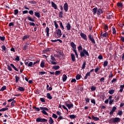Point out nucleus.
<instances>
[{
	"instance_id": "f704fd0d",
	"label": "nucleus",
	"mask_w": 124,
	"mask_h": 124,
	"mask_svg": "<svg viewBox=\"0 0 124 124\" xmlns=\"http://www.w3.org/2000/svg\"><path fill=\"white\" fill-rule=\"evenodd\" d=\"M15 103H16V101L13 100L11 104V107H14V106H15Z\"/></svg>"
},
{
	"instance_id": "2f4dec72",
	"label": "nucleus",
	"mask_w": 124,
	"mask_h": 124,
	"mask_svg": "<svg viewBox=\"0 0 124 124\" xmlns=\"http://www.w3.org/2000/svg\"><path fill=\"white\" fill-rule=\"evenodd\" d=\"M49 29L48 28V27H46V35L47 36H49Z\"/></svg>"
},
{
	"instance_id": "e2e57ef3",
	"label": "nucleus",
	"mask_w": 124,
	"mask_h": 124,
	"mask_svg": "<svg viewBox=\"0 0 124 124\" xmlns=\"http://www.w3.org/2000/svg\"><path fill=\"white\" fill-rule=\"evenodd\" d=\"M98 59L99 60H103V56H102L101 55H100L99 56H98Z\"/></svg>"
},
{
	"instance_id": "6e6d98bb",
	"label": "nucleus",
	"mask_w": 124,
	"mask_h": 124,
	"mask_svg": "<svg viewBox=\"0 0 124 124\" xmlns=\"http://www.w3.org/2000/svg\"><path fill=\"white\" fill-rule=\"evenodd\" d=\"M76 78L77 80H80L81 76H80V75H77L76 77Z\"/></svg>"
},
{
	"instance_id": "4d7b16f0",
	"label": "nucleus",
	"mask_w": 124,
	"mask_h": 124,
	"mask_svg": "<svg viewBox=\"0 0 124 124\" xmlns=\"http://www.w3.org/2000/svg\"><path fill=\"white\" fill-rule=\"evenodd\" d=\"M18 13H19V11L18 10V9H16L14 10V14L15 15H17Z\"/></svg>"
},
{
	"instance_id": "8fccbe9b",
	"label": "nucleus",
	"mask_w": 124,
	"mask_h": 124,
	"mask_svg": "<svg viewBox=\"0 0 124 124\" xmlns=\"http://www.w3.org/2000/svg\"><path fill=\"white\" fill-rule=\"evenodd\" d=\"M109 124H114L113 118H111L108 120Z\"/></svg>"
},
{
	"instance_id": "a878e982",
	"label": "nucleus",
	"mask_w": 124,
	"mask_h": 124,
	"mask_svg": "<svg viewBox=\"0 0 124 124\" xmlns=\"http://www.w3.org/2000/svg\"><path fill=\"white\" fill-rule=\"evenodd\" d=\"M72 62H75V55L73 53L71 54Z\"/></svg>"
},
{
	"instance_id": "6ab92c4d",
	"label": "nucleus",
	"mask_w": 124,
	"mask_h": 124,
	"mask_svg": "<svg viewBox=\"0 0 124 124\" xmlns=\"http://www.w3.org/2000/svg\"><path fill=\"white\" fill-rule=\"evenodd\" d=\"M102 13H103V11H102V9H97V15H100V14H102Z\"/></svg>"
},
{
	"instance_id": "7ed1b4c3",
	"label": "nucleus",
	"mask_w": 124,
	"mask_h": 124,
	"mask_svg": "<svg viewBox=\"0 0 124 124\" xmlns=\"http://www.w3.org/2000/svg\"><path fill=\"white\" fill-rule=\"evenodd\" d=\"M70 45L73 48L72 50L74 52L77 58H78V54L77 53V50H76V45L74 42L70 43Z\"/></svg>"
},
{
	"instance_id": "2eb2a0df",
	"label": "nucleus",
	"mask_w": 124,
	"mask_h": 124,
	"mask_svg": "<svg viewBox=\"0 0 124 124\" xmlns=\"http://www.w3.org/2000/svg\"><path fill=\"white\" fill-rule=\"evenodd\" d=\"M88 77H91V73L90 72H87L84 78V80H87V79H88Z\"/></svg>"
},
{
	"instance_id": "bf43d9fd",
	"label": "nucleus",
	"mask_w": 124,
	"mask_h": 124,
	"mask_svg": "<svg viewBox=\"0 0 124 124\" xmlns=\"http://www.w3.org/2000/svg\"><path fill=\"white\" fill-rule=\"evenodd\" d=\"M0 39L1 41H4L5 40V37L4 36H0Z\"/></svg>"
},
{
	"instance_id": "69168bd1",
	"label": "nucleus",
	"mask_w": 124,
	"mask_h": 124,
	"mask_svg": "<svg viewBox=\"0 0 124 124\" xmlns=\"http://www.w3.org/2000/svg\"><path fill=\"white\" fill-rule=\"evenodd\" d=\"M62 12L61 11L59 13V17L60 18H62Z\"/></svg>"
},
{
	"instance_id": "58836bf2",
	"label": "nucleus",
	"mask_w": 124,
	"mask_h": 124,
	"mask_svg": "<svg viewBox=\"0 0 124 124\" xmlns=\"http://www.w3.org/2000/svg\"><path fill=\"white\" fill-rule=\"evenodd\" d=\"M115 91L114 90H109L108 91V93H109V94H113L114 93Z\"/></svg>"
},
{
	"instance_id": "13d9d810",
	"label": "nucleus",
	"mask_w": 124,
	"mask_h": 124,
	"mask_svg": "<svg viewBox=\"0 0 124 124\" xmlns=\"http://www.w3.org/2000/svg\"><path fill=\"white\" fill-rule=\"evenodd\" d=\"M95 90H96V87H95V86H92L91 87V91L92 92H93L94 91H95Z\"/></svg>"
},
{
	"instance_id": "f257e3e1",
	"label": "nucleus",
	"mask_w": 124,
	"mask_h": 124,
	"mask_svg": "<svg viewBox=\"0 0 124 124\" xmlns=\"http://www.w3.org/2000/svg\"><path fill=\"white\" fill-rule=\"evenodd\" d=\"M33 108L35 109V111H39L40 110H41L42 114H44V115H46V116L48 115L47 112H49V109L46 107H40L39 108L33 107Z\"/></svg>"
},
{
	"instance_id": "79ce46f5",
	"label": "nucleus",
	"mask_w": 124,
	"mask_h": 124,
	"mask_svg": "<svg viewBox=\"0 0 124 124\" xmlns=\"http://www.w3.org/2000/svg\"><path fill=\"white\" fill-rule=\"evenodd\" d=\"M104 29L105 31H108V25L105 24L104 25Z\"/></svg>"
},
{
	"instance_id": "9b49d317",
	"label": "nucleus",
	"mask_w": 124,
	"mask_h": 124,
	"mask_svg": "<svg viewBox=\"0 0 124 124\" xmlns=\"http://www.w3.org/2000/svg\"><path fill=\"white\" fill-rule=\"evenodd\" d=\"M56 33L58 37H61V36H62V31L61 30V29H58L57 30H56Z\"/></svg>"
},
{
	"instance_id": "bb28decb",
	"label": "nucleus",
	"mask_w": 124,
	"mask_h": 124,
	"mask_svg": "<svg viewBox=\"0 0 124 124\" xmlns=\"http://www.w3.org/2000/svg\"><path fill=\"white\" fill-rule=\"evenodd\" d=\"M46 97L48 99H52V97L50 93H46Z\"/></svg>"
},
{
	"instance_id": "ddd939ff",
	"label": "nucleus",
	"mask_w": 124,
	"mask_h": 124,
	"mask_svg": "<svg viewBox=\"0 0 124 124\" xmlns=\"http://www.w3.org/2000/svg\"><path fill=\"white\" fill-rule=\"evenodd\" d=\"M23 49L24 50H28L30 49V44H26L23 47Z\"/></svg>"
},
{
	"instance_id": "473e14b6",
	"label": "nucleus",
	"mask_w": 124,
	"mask_h": 124,
	"mask_svg": "<svg viewBox=\"0 0 124 124\" xmlns=\"http://www.w3.org/2000/svg\"><path fill=\"white\" fill-rule=\"evenodd\" d=\"M92 118L93 119V121L96 122V121H99V118L98 117H95L94 116H92Z\"/></svg>"
},
{
	"instance_id": "a19ab883",
	"label": "nucleus",
	"mask_w": 124,
	"mask_h": 124,
	"mask_svg": "<svg viewBox=\"0 0 124 124\" xmlns=\"http://www.w3.org/2000/svg\"><path fill=\"white\" fill-rule=\"evenodd\" d=\"M60 25V28L62 29V30H64V27H63V25H62V23L61 21H59Z\"/></svg>"
},
{
	"instance_id": "6e6552de",
	"label": "nucleus",
	"mask_w": 124,
	"mask_h": 124,
	"mask_svg": "<svg viewBox=\"0 0 124 124\" xmlns=\"http://www.w3.org/2000/svg\"><path fill=\"white\" fill-rule=\"evenodd\" d=\"M114 124H119L121 122V118L115 117L113 118Z\"/></svg>"
},
{
	"instance_id": "ea45409f",
	"label": "nucleus",
	"mask_w": 124,
	"mask_h": 124,
	"mask_svg": "<svg viewBox=\"0 0 124 124\" xmlns=\"http://www.w3.org/2000/svg\"><path fill=\"white\" fill-rule=\"evenodd\" d=\"M15 79H16V83H18V82L19 81V80H20V78L18 76H16Z\"/></svg>"
},
{
	"instance_id": "f3484780",
	"label": "nucleus",
	"mask_w": 124,
	"mask_h": 124,
	"mask_svg": "<svg viewBox=\"0 0 124 124\" xmlns=\"http://www.w3.org/2000/svg\"><path fill=\"white\" fill-rule=\"evenodd\" d=\"M113 17L114 16H113V14L112 13H109L107 15L108 19H112V18H113Z\"/></svg>"
},
{
	"instance_id": "052dcab7",
	"label": "nucleus",
	"mask_w": 124,
	"mask_h": 124,
	"mask_svg": "<svg viewBox=\"0 0 124 124\" xmlns=\"http://www.w3.org/2000/svg\"><path fill=\"white\" fill-rule=\"evenodd\" d=\"M52 118H54V119H57L58 118V116H57V114L53 113Z\"/></svg>"
},
{
	"instance_id": "4468645a",
	"label": "nucleus",
	"mask_w": 124,
	"mask_h": 124,
	"mask_svg": "<svg viewBox=\"0 0 124 124\" xmlns=\"http://www.w3.org/2000/svg\"><path fill=\"white\" fill-rule=\"evenodd\" d=\"M64 10H65V12H67L68 10V4L66 2L64 4Z\"/></svg>"
},
{
	"instance_id": "c756f323",
	"label": "nucleus",
	"mask_w": 124,
	"mask_h": 124,
	"mask_svg": "<svg viewBox=\"0 0 124 124\" xmlns=\"http://www.w3.org/2000/svg\"><path fill=\"white\" fill-rule=\"evenodd\" d=\"M53 69H55V70H58V69H60V66L59 65H56L53 66L52 67Z\"/></svg>"
},
{
	"instance_id": "de8ad7c7",
	"label": "nucleus",
	"mask_w": 124,
	"mask_h": 124,
	"mask_svg": "<svg viewBox=\"0 0 124 124\" xmlns=\"http://www.w3.org/2000/svg\"><path fill=\"white\" fill-rule=\"evenodd\" d=\"M6 110H8V108H2L0 109V112H4V111H6Z\"/></svg>"
},
{
	"instance_id": "39448f33",
	"label": "nucleus",
	"mask_w": 124,
	"mask_h": 124,
	"mask_svg": "<svg viewBox=\"0 0 124 124\" xmlns=\"http://www.w3.org/2000/svg\"><path fill=\"white\" fill-rule=\"evenodd\" d=\"M64 104L69 109L73 107V104L71 103V102L66 101L65 102Z\"/></svg>"
},
{
	"instance_id": "393cba45",
	"label": "nucleus",
	"mask_w": 124,
	"mask_h": 124,
	"mask_svg": "<svg viewBox=\"0 0 124 124\" xmlns=\"http://www.w3.org/2000/svg\"><path fill=\"white\" fill-rule=\"evenodd\" d=\"M10 65L12 67H13L14 68V69L16 71H19V70H18V69L17 68H16V67H15V66L14 65V64L11 63Z\"/></svg>"
},
{
	"instance_id": "e433bc0d",
	"label": "nucleus",
	"mask_w": 124,
	"mask_h": 124,
	"mask_svg": "<svg viewBox=\"0 0 124 124\" xmlns=\"http://www.w3.org/2000/svg\"><path fill=\"white\" fill-rule=\"evenodd\" d=\"M52 87H49V85L47 84V85H46L47 91H52Z\"/></svg>"
},
{
	"instance_id": "72a5a7b5",
	"label": "nucleus",
	"mask_w": 124,
	"mask_h": 124,
	"mask_svg": "<svg viewBox=\"0 0 124 124\" xmlns=\"http://www.w3.org/2000/svg\"><path fill=\"white\" fill-rule=\"evenodd\" d=\"M18 90L20 92H24L25 91V89H24L22 87L19 86Z\"/></svg>"
},
{
	"instance_id": "4c0bfd02",
	"label": "nucleus",
	"mask_w": 124,
	"mask_h": 124,
	"mask_svg": "<svg viewBox=\"0 0 124 124\" xmlns=\"http://www.w3.org/2000/svg\"><path fill=\"white\" fill-rule=\"evenodd\" d=\"M27 18L29 21H31V22H34V19L31 18V17L30 16H28Z\"/></svg>"
},
{
	"instance_id": "a211bd4d",
	"label": "nucleus",
	"mask_w": 124,
	"mask_h": 124,
	"mask_svg": "<svg viewBox=\"0 0 124 124\" xmlns=\"http://www.w3.org/2000/svg\"><path fill=\"white\" fill-rule=\"evenodd\" d=\"M51 5L52 7L54 8V9H58V7L57 6V4H56V3H55L54 2L51 1Z\"/></svg>"
},
{
	"instance_id": "864d4df0",
	"label": "nucleus",
	"mask_w": 124,
	"mask_h": 124,
	"mask_svg": "<svg viewBox=\"0 0 124 124\" xmlns=\"http://www.w3.org/2000/svg\"><path fill=\"white\" fill-rule=\"evenodd\" d=\"M117 6H118V7L123 8V4H122V3H120V2H118V3H117Z\"/></svg>"
},
{
	"instance_id": "20e7f679",
	"label": "nucleus",
	"mask_w": 124,
	"mask_h": 124,
	"mask_svg": "<svg viewBox=\"0 0 124 124\" xmlns=\"http://www.w3.org/2000/svg\"><path fill=\"white\" fill-rule=\"evenodd\" d=\"M48 62L49 64L56 65L57 64V60H56V59L53 55H51V58Z\"/></svg>"
},
{
	"instance_id": "aec40b11",
	"label": "nucleus",
	"mask_w": 124,
	"mask_h": 124,
	"mask_svg": "<svg viewBox=\"0 0 124 124\" xmlns=\"http://www.w3.org/2000/svg\"><path fill=\"white\" fill-rule=\"evenodd\" d=\"M120 90H119V92L120 93H123V91H124V85H121L120 86Z\"/></svg>"
},
{
	"instance_id": "1a4fd4ad",
	"label": "nucleus",
	"mask_w": 124,
	"mask_h": 124,
	"mask_svg": "<svg viewBox=\"0 0 124 124\" xmlns=\"http://www.w3.org/2000/svg\"><path fill=\"white\" fill-rule=\"evenodd\" d=\"M80 35L82 39H84V40H88L87 35H86L85 33L81 32L80 33Z\"/></svg>"
},
{
	"instance_id": "c03bdc74",
	"label": "nucleus",
	"mask_w": 124,
	"mask_h": 124,
	"mask_svg": "<svg viewBox=\"0 0 124 124\" xmlns=\"http://www.w3.org/2000/svg\"><path fill=\"white\" fill-rule=\"evenodd\" d=\"M117 115L119 116H122L123 115V111L122 110H118Z\"/></svg>"
},
{
	"instance_id": "338daca9",
	"label": "nucleus",
	"mask_w": 124,
	"mask_h": 124,
	"mask_svg": "<svg viewBox=\"0 0 124 124\" xmlns=\"http://www.w3.org/2000/svg\"><path fill=\"white\" fill-rule=\"evenodd\" d=\"M99 67H96L95 69H94V71H95V73H97V72L98 71V70H99Z\"/></svg>"
},
{
	"instance_id": "9d476101",
	"label": "nucleus",
	"mask_w": 124,
	"mask_h": 124,
	"mask_svg": "<svg viewBox=\"0 0 124 124\" xmlns=\"http://www.w3.org/2000/svg\"><path fill=\"white\" fill-rule=\"evenodd\" d=\"M88 38H89L90 41H91L93 44H95V41H94L93 37H92V34H89L88 35Z\"/></svg>"
},
{
	"instance_id": "7c9ffc66",
	"label": "nucleus",
	"mask_w": 124,
	"mask_h": 124,
	"mask_svg": "<svg viewBox=\"0 0 124 124\" xmlns=\"http://www.w3.org/2000/svg\"><path fill=\"white\" fill-rule=\"evenodd\" d=\"M40 66L41 67H42V68H43V67H44L45 66V62H44V61H42L40 64Z\"/></svg>"
},
{
	"instance_id": "774afa93",
	"label": "nucleus",
	"mask_w": 124,
	"mask_h": 124,
	"mask_svg": "<svg viewBox=\"0 0 124 124\" xmlns=\"http://www.w3.org/2000/svg\"><path fill=\"white\" fill-rule=\"evenodd\" d=\"M29 14H30V15H33V11L30 10L29 11Z\"/></svg>"
},
{
	"instance_id": "37998d69",
	"label": "nucleus",
	"mask_w": 124,
	"mask_h": 124,
	"mask_svg": "<svg viewBox=\"0 0 124 124\" xmlns=\"http://www.w3.org/2000/svg\"><path fill=\"white\" fill-rule=\"evenodd\" d=\"M69 117L70 119H75L76 118V115L73 114L69 115Z\"/></svg>"
},
{
	"instance_id": "5701e85b",
	"label": "nucleus",
	"mask_w": 124,
	"mask_h": 124,
	"mask_svg": "<svg viewBox=\"0 0 124 124\" xmlns=\"http://www.w3.org/2000/svg\"><path fill=\"white\" fill-rule=\"evenodd\" d=\"M34 15L37 18H40V13L37 12H35Z\"/></svg>"
},
{
	"instance_id": "0eeeda50",
	"label": "nucleus",
	"mask_w": 124,
	"mask_h": 124,
	"mask_svg": "<svg viewBox=\"0 0 124 124\" xmlns=\"http://www.w3.org/2000/svg\"><path fill=\"white\" fill-rule=\"evenodd\" d=\"M48 120L45 118H38L36 119V121L37 123H46Z\"/></svg>"
},
{
	"instance_id": "603ef678",
	"label": "nucleus",
	"mask_w": 124,
	"mask_h": 124,
	"mask_svg": "<svg viewBox=\"0 0 124 124\" xmlns=\"http://www.w3.org/2000/svg\"><path fill=\"white\" fill-rule=\"evenodd\" d=\"M29 35H25L22 38V40H25V39H27V38H29Z\"/></svg>"
},
{
	"instance_id": "3c124183",
	"label": "nucleus",
	"mask_w": 124,
	"mask_h": 124,
	"mask_svg": "<svg viewBox=\"0 0 124 124\" xmlns=\"http://www.w3.org/2000/svg\"><path fill=\"white\" fill-rule=\"evenodd\" d=\"M40 62V60H37L36 62H34L33 63V65H35V64H36V63H39V62Z\"/></svg>"
},
{
	"instance_id": "09e8293b",
	"label": "nucleus",
	"mask_w": 124,
	"mask_h": 124,
	"mask_svg": "<svg viewBox=\"0 0 124 124\" xmlns=\"http://www.w3.org/2000/svg\"><path fill=\"white\" fill-rule=\"evenodd\" d=\"M32 65H33V62H30L28 63V66L29 67H31V66H32Z\"/></svg>"
},
{
	"instance_id": "c85d7f7f",
	"label": "nucleus",
	"mask_w": 124,
	"mask_h": 124,
	"mask_svg": "<svg viewBox=\"0 0 124 124\" xmlns=\"http://www.w3.org/2000/svg\"><path fill=\"white\" fill-rule=\"evenodd\" d=\"M103 65L104 67H106V66L108 65V61H104Z\"/></svg>"
},
{
	"instance_id": "cd10ccee",
	"label": "nucleus",
	"mask_w": 124,
	"mask_h": 124,
	"mask_svg": "<svg viewBox=\"0 0 124 124\" xmlns=\"http://www.w3.org/2000/svg\"><path fill=\"white\" fill-rule=\"evenodd\" d=\"M49 119L48 121L49 124H54V120H53V119L52 118V117H49Z\"/></svg>"
},
{
	"instance_id": "b1692460",
	"label": "nucleus",
	"mask_w": 124,
	"mask_h": 124,
	"mask_svg": "<svg viewBox=\"0 0 124 124\" xmlns=\"http://www.w3.org/2000/svg\"><path fill=\"white\" fill-rule=\"evenodd\" d=\"M93 14L94 15H95V14H96V13H97V8L95 7L93 8Z\"/></svg>"
},
{
	"instance_id": "a18cd8bd",
	"label": "nucleus",
	"mask_w": 124,
	"mask_h": 124,
	"mask_svg": "<svg viewBox=\"0 0 124 124\" xmlns=\"http://www.w3.org/2000/svg\"><path fill=\"white\" fill-rule=\"evenodd\" d=\"M54 23L55 27V29H58V28H59V25H58L57 22H56V21H54Z\"/></svg>"
},
{
	"instance_id": "680f3d73",
	"label": "nucleus",
	"mask_w": 124,
	"mask_h": 124,
	"mask_svg": "<svg viewBox=\"0 0 124 124\" xmlns=\"http://www.w3.org/2000/svg\"><path fill=\"white\" fill-rule=\"evenodd\" d=\"M61 74V71H56L55 72V75H60Z\"/></svg>"
},
{
	"instance_id": "423d86ee",
	"label": "nucleus",
	"mask_w": 124,
	"mask_h": 124,
	"mask_svg": "<svg viewBox=\"0 0 124 124\" xmlns=\"http://www.w3.org/2000/svg\"><path fill=\"white\" fill-rule=\"evenodd\" d=\"M100 37H101V38H104V37H105V38H108L109 34L107 33V32H106L103 34V32L102 31L100 33Z\"/></svg>"
},
{
	"instance_id": "dca6fc26",
	"label": "nucleus",
	"mask_w": 124,
	"mask_h": 124,
	"mask_svg": "<svg viewBox=\"0 0 124 124\" xmlns=\"http://www.w3.org/2000/svg\"><path fill=\"white\" fill-rule=\"evenodd\" d=\"M66 28L67 31H70V30L71 29V25H70V23H69V22H68L66 24Z\"/></svg>"
},
{
	"instance_id": "0e129e2a",
	"label": "nucleus",
	"mask_w": 124,
	"mask_h": 124,
	"mask_svg": "<svg viewBox=\"0 0 124 124\" xmlns=\"http://www.w3.org/2000/svg\"><path fill=\"white\" fill-rule=\"evenodd\" d=\"M116 29L115 28H113V29H112V33H113V34H116Z\"/></svg>"
},
{
	"instance_id": "412c9836",
	"label": "nucleus",
	"mask_w": 124,
	"mask_h": 124,
	"mask_svg": "<svg viewBox=\"0 0 124 124\" xmlns=\"http://www.w3.org/2000/svg\"><path fill=\"white\" fill-rule=\"evenodd\" d=\"M67 79V76L65 75V74L63 75L62 76V81L63 82H65L66 79Z\"/></svg>"
},
{
	"instance_id": "5fc2aeb1",
	"label": "nucleus",
	"mask_w": 124,
	"mask_h": 124,
	"mask_svg": "<svg viewBox=\"0 0 124 124\" xmlns=\"http://www.w3.org/2000/svg\"><path fill=\"white\" fill-rule=\"evenodd\" d=\"M44 74H46V72H39V75H44Z\"/></svg>"
},
{
	"instance_id": "f03ea898",
	"label": "nucleus",
	"mask_w": 124,
	"mask_h": 124,
	"mask_svg": "<svg viewBox=\"0 0 124 124\" xmlns=\"http://www.w3.org/2000/svg\"><path fill=\"white\" fill-rule=\"evenodd\" d=\"M80 56L81 58L83 57H89L90 55L89 54V52L85 49H83L82 52L80 53Z\"/></svg>"
},
{
	"instance_id": "4be33fe9",
	"label": "nucleus",
	"mask_w": 124,
	"mask_h": 124,
	"mask_svg": "<svg viewBox=\"0 0 124 124\" xmlns=\"http://www.w3.org/2000/svg\"><path fill=\"white\" fill-rule=\"evenodd\" d=\"M78 52H79V53H81V52H82L83 50V47H82V45H79L78 46Z\"/></svg>"
},
{
	"instance_id": "f8f14e48",
	"label": "nucleus",
	"mask_w": 124,
	"mask_h": 124,
	"mask_svg": "<svg viewBox=\"0 0 124 124\" xmlns=\"http://www.w3.org/2000/svg\"><path fill=\"white\" fill-rule=\"evenodd\" d=\"M116 110H117V108L116 107H112L111 110H110V111L109 112V115H110V116H112V115H113V114H114V112H115V111H116Z\"/></svg>"
},
{
	"instance_id": "c9c22d12",
	"label": "nucleus",
	"mask_w": 124,
	"mask_h": 124,
	"mask_svg": "<svg viewBox=\"0 0 124 124\" xmlns=\"http://www.w3.org/2000/svg\"><path fill=\"white\" fill-rule=\"evenodd\" d=\"M86 67V62L84 61L83 62V63L82 64V69H85V68Z\"/></svg>"
},
{
	"instance_id": "49530a36",
	"label": "nucleus",
	"mask_w": 124,
	"mask_h": 124,
	"mask_svg": "<svg viewBox=\"0 0 124 124\" xmlns=\"http://www.w3.org/2000/svg\"><path fill=\"white\" fill-rule=\"evenodd\" d=\"M5 90H6V86H4L3 87H2V88L0 89V91L1 92H3V91H4Z\"/></svg>"
}]
</instances>
